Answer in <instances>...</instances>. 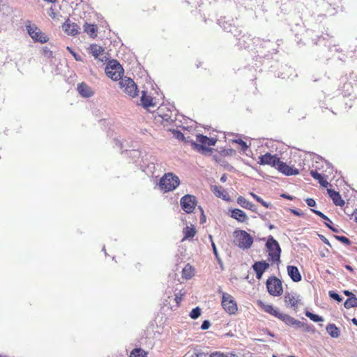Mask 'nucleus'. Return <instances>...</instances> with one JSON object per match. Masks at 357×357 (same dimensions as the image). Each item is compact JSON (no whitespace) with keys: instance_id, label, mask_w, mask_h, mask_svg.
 <instances>
[{"instance_id":"nucleus-1","label":"nucleus","mask_w":357,"mask_h":357,"mask_svg":"<svg viewBox=\"0 0 357 357\" xmlns=\"http://www.w3.org/2000/svg\"><path fill=\"white\" fill-rule=\"evenodd\" d=\"M257 305L260 307L265 312L278 318L288 326H294L296 328H302L305 326L304 323L294 319L287 314L280 312L272 305L265 304L261 301H258Z\"/></svg>"},{"instance_id":"nucleus-2","label":"nucleus","mask_w":357,"mask_h":357,"mask_svg":"<svg viewBox=\"0 0 357 357\" xmlns=\"http://www.w3.org/2000/svg\"><path fill=\"white\" fill-rule=\"evenodd\" d=\"M266 248L268 254V261L271 264L280 263L281 248L278 242L270 236L266 243Z\"/></svg>"},{"instance_id":"nucleus-3","label":"nucleus","mask_w":357,"mask_h":357,"mask_svg":"<svg viewBox=\"0 0 357 357\" xmlns=\"http://www.w3.org/2000/svg\"><path fill=\"white\" fill-rule=\"evenodd\" d=\"M197 141L198 143L192 142L191 144L192 148L202 154H206L208 152H211L212 149L210 148V146H214L216 143V139L209 138L201 134L197 135Z\"/></svg>"},{"instance_id":"nucleus-4","label":"nucleus","mask_w":357,"mask_h":357,"mask_svg":"<svg viewBox=\"0 0 357 357\" xmlns=\"http://www.w3.org/2000/svg\"><path fill=\"white\" fill-rule=\"evenodd\" d=\"M179 178L173 173L165 174L159 181L160 188L165 192L173 191L179 185Z\"/></svg>"},{"instance_id":"nucleus-5","label":"nucleus","mask_w":357,"mask_h":357,"mask_svg":"<svg viewBox=\"0 0 357 357\" xmlns=\"http://www.w3.org/2000/svg\"><path fill=\"white\" fill-rule=\"evenodd\" d=\"M234 237V244L242 250L249 249L253 243L252 236L244 230H236Z\"/></svg>"},{"instance_id":"nucleus-6","label":"nucleus","mask_w":357,"mask_h":357,"mask_svg":"<svg viewBox=\"0 0 357 357\" xmlns=\"http://www.w3.org/2000/svg\"><path fill=\"white\" fill-rule=\"evenodd\" d=\"M221 305L229 314L234 315L238 312V304L234 296L229 294L225 292L222 294Z\"/></svg>"},{"instance_id":"nucleus-7","label":"nucleus","mask_w":357,"mask_h":357,"mask_svg":"<svg viewBox=\"0 0 357 357\" xmlns=\"http://www.w3.org/2000/svg\"><path fill=\"white\" fill-rule=\"evenodd\" d=\"M268 292L273 296H279L283 293V288L281 280L275 277H270L266 280Z\"/></svg>"},{"instance_id":"nucleus-8","label":"nucleus","mask_w":357,"mask_h":357,"mask_svg":"<svg viewBox=\"0 0 357 357\" xmlns=\"http://www.w3.org/2000/svg\"><path fill=\"white\" fill-rule=\"evenodd\" d=\"M105 73L112 79L116 81L121 79L123 70L121 66L116 61H111L105 68Z\"/></svg>"},{"instance_id":"nucleus-9","label":"nucleus","mask_w":357,"mask_h":357,"mask_svg":"<svg viewBox=\"0 0 357 357\" xmlns=\"http://www.w3.org/2000/svg\"><path fill=\"white\" fill-rule=\"evenodd\" d=\"M123 92L130 97H135L138 95V89L135 82L130 78L121 79L119 83Z\"/></svg>"},{"instance_id":"nucleus-10","label":"nucleus","mask_w":357,"mask_h":357,"mask_svg":"<svg viewBox=\"0 0 357 357\" xmlns=\"http://www.w3.org/2000/svg\"><path fill=\"white\" fill-rule=\"evenodd\" d=\"M26 27L28 33L35 42L45 43L48 41L49 38L36 25L29 24Z\"/></svg>"},{"instance_id":"nucleus-11","label":"nucleus","mask_w":357,"mask_h":357,"mask_svg":"<svg viewBox=\"0 0 357 357\" xmlns=\"http://www.w3.org/2000/svg\"><path fill=\"white\" fill-rule=\"evenodd\" d=\"M181 208L186 213H191L195 209L197 204V200L195 196L192 195H185L180 200Z\"/></svg>"},{"instance_id":"nucleus-12","label":"nucleus","mask_w":357,"mask_h":357,"mask_svg":"<svg viewBox=\"0 0 357 357\" xmlns=\"http://www.w3.org/2000/svg\"><path fill=\"white\" fill-rule=\"evenodd\" d=\"M280 158L276 154L272 155L270 153H266L264 155L259 156L257 162L260 165H270L275 168Z\"/></svg>"},{"instance_id":"nucleus-13","label":"nucleus","mask_w":357,"mask_h":357,"mask_svg":"<svg viewBox=\"0 0 357 357\" xmlns=\"http://www.w3.org/2000/svg\"><path fill=\"white\" fill-rule=\"evenodd\" d=\"M280 172L286 176L297 175L299 174L298 169L288 165L286 162L279 160L276 167Z\"/></svg>"},{"instance_id":"nucleus-14","label":"nucleus","mask_w":357,"mask_h":357,"mask_svg":"<svg viewBox=\"0 0 357 357\" xmlns=\"http://www.w3.org/2000/svg\"><path fill=\"white\" fill-rule=\"evenodd\" d=\"M270 264L265 261H256L252 265V268L256 273V278L260 280L263 273L269 268Z\"/></svg>"},{"instance_id":"nucleus-15","label":"nucleus","mask_w":357,"mask_h":357,"mask_svg":"<svg viewBox=\"0 0 357 357\" xmlns=\"http://www.w3.org/2000/svg\"><path fill=\"white\" fill-rule=\"evenodd\" d=\"M62 29L64 31L65 33H66L68 35L70 36H76L79 33V26L75 23H71L69 20L66 21L63 25Z\"/></svg>"},{"instance_id":"nucleus-16","label":"nucleus","mask_w":357,"mask_h":357,"mask_svg":"<svg viewBox=\"0 0 357 357\" xmlns=\"http://www.w3.org/2000/svg\"><path fill=\"white\" fill-rule=\"evenodd\" d=\"M284 303L287 307H290L296 310L298 308L300 300L296 295L286 293L284 295Z\"/></svg>"},{"instance_id":"nucleus-17","label":"nucleus","mask_w":357,"mask_h":357,"mask_svg":"<svg viewBox=\"0 0 357 357\" xmlns=\"http://www.w3.org/2000/svg\"><path fill=\"white\" fill-rule=\"evenodd\" d=\"M287 270L288 275L294 282H298L301 281L302 276L298 268L296 266L291 265L287 266Z\"/></svg>"},{"instance_id":"nucleus-18","label":"nucleus","mask_w":357,"mask_h":357,"mask_svg":"<svg viewBox=\"0 0 357 357\" xmlns=\"http://www.w3.org/2000/svg\"><path fill=\"white\" fill-rule=\"evenodd\" d=\"M195 268L190 264H187L182 270L181 277L185 280L192 279L195 275Z\"/></svg>"},{"instance_id":"nucleus-19","label":"nucleus","mask_w":357,"mask_h":357,"mask_svg":"<svg viewBox=\"0 0 357 357\" xmlns=\"http://www.w3.org/2000/svg\"><path fill=\"white\" fill-rule=\"evenodd\" d=\"M327 191L335 205L339 206H343L344 205L345 202L342 199L341 195L338 192L332 189H328Z\"/></svg>"},{"instance_id":"nucleus-20","label":"nucleus","mask_w":357,"mask_h":357,"mask_svg":"<svg viewBox=\"0 0 357 357\" xmlns=\"http://www.w3.org/2000/svg\"><path fill=\"white\" fill-rule=\"evenodd\" d=\"M77 91L82 97L89 98L93 95V91L91 87L84 82L78 84Z\"/></svg>"},{"instance_id":"nucleus-21","label":"nucleus","mask_w":357,"mask_h":357,"mask_svg":"<svg viewBox=\"0 0 357 357\" xmlns=\"http://www.w3.org/2000/svg\"><path fill=\"white\" fill-rule=\"evenodd\" d=\"M197 234V230L194 225H187L183 229V237L181 241H185L188 239H192Z\"/></svg>"},{"instance_id":"nucleus-22","label":"nucleus","mask_w":357,"mask_h":357,"mask_svg":"<svg viewBox=\"0 0 357 357\" xmlns=\"http://www.w3.org/2000/svg\"><path fill=\"white\" fill-rule=\"evenodd\" d=\"M231 217L241 222H244L248 220V216L246 213L243 211L238 208L232 210Z\"/></svg>"},{"instance_id":"nucleus-23","label":"nucleus","mask_w":357,"mask_h":357,"mask_svg":"<svg viewBox=\"0 0 357 357\" xmlns=\"http://www.w3.org/2000/svg\"><path fill=\"white\" fill-rule=\"evenodd\" d=\"M238 205L241 207L245 208L246 209H249L252 211H255L256 207L255 205L247 200L245 197L242 196H239L236 200Z\"/></svg>"},{"instance_id":"nucleus-24","label":"nucleus","mask_w":357,"mask_h":357,"mask_svg":"<svg viewBox=\"0 0 357 357\" xmlns=\"http://www.w3.org/2000/svg\"><path fill=\"white\" fill-rule=\"evenodd\" d=\"M141 102L144 107L149 108L150 107H153L155 104L153 103V98L148 95L146 92L142 91V94L141 96Z\"/></svg>"},{"instance_id":"nucleus-25","label":"nucleus","mask_w":357,"mask_h":357,"mask_svg":"<svg viewBox=\"0 0 357 357\" xmlns=\"http://www.w3.org/2000/svg\"><path fill=\"white\" fill-rule=\"evenodd\" d=\"M84 31L93 38L97 36L98 27L96 24L85 23L84 25Z\"/></svg>"},{"instance_id":"nucleus-26","label":"nucleus","mask_w":357,"mask_h":357,"mask_svg":"<svg viewBox=\"0 0 357 357\" xmlns=\"http://www.w3.org/2000/svg\"><path fill=\"white\" fill-rule=\"evenodd\" d=\"M310 175L314 179L317 180L321 185L327 187L328 185V182L326 181V179L321 175V174L317 172V170L312 169L310 171Z\"/></svg>"},{"instance_id":"nucleus-27","label":"nucleus","mask_w":357,"mask_h":357,"mask_svg":"<svg viewBox=\"0 0 357 357\" xmlns=\"http://www.w3.org/2000/svg\"><path fill=\"white\" fill-rule=\"evenodd\" d=\"M326 329L332 337H338L340 336V330L335 324H330L327 325Z\"/></svg>"},{"instance_id":"nucleus-28","label":"nucleus","mask_w":357,"mask_h":357,"mask_svg":"<svg viewBox=\"0 0 357 357\" xmlns=\"http://www.w3.org/2000/svg\"><path fill=\"white\" fill-rule=\"evenodd\" d=\"M90 51L95 58H98L103 53L104 50L101 46L93 44L90 46Z\"/></svg>"},{"instance_id":"nucleus-29","label":"nucleus","mask_w":357,"mask_h":357,"mask_svg":"<svg viewBox=\"0 0 357 357\" xmlns=\"http://www.w3.org/2000/svg\"><path fill=\"white\" fill-rule=\"evenodd\" d=\"M344 306L347 309L357 307V298L355 296V295L348 298L345 301Z\"/></svg>"},{"instance_id":"nucleus-30","label":"nucleus","mask_w":357,"mask_h":357,"mask_svg":"<svg viewBox=\"0 0 357 357\" xmlns=\"http://www.w3.org/2000/svg\"><path fill=\"white\" fill-rule=\"evenodd\" d=\"M147 354L142 349L135 348L130 352L129 357H147Z\"/></svg>"},{"instance_id":"nucleus-31","label":"nucleus","mask_w":357,"mask_h":357,"mask_svg":"<svg viewBox=\"0 0 357 357\" xmlns=\"http://www.w3.org/2000/svg\"><path fill=\"white\" fill-rule=\"evenodd\" d=\"M49 16L54 20H59L61 17L60 13L59 10L56 8V6H52L50 8V10L48 11Z\"/></svg>"},{"instance_id":"nucleus-32","label":"nucleus","mask_w":357,"mask_h":357,"mask_svg":"<svg viewBox=\"0 0 357 357\" xmlns=\"http://www.w3.org/2000/svg\"><path fill=\"white\" fill-rule=\"evenodd\" d=\"M305 314L306 317H307L308 318H310L312 321H313L314 322H319V321H323V318L321 317H319V315L313 314L309 311H306Z\"/></svg>"},{"instance_id":"nucleus-33","label":"nucleus","mask_w":357,"mask_h":357,"mask_svg":"<svg viewBox=\"0 0 357 357\" xmlns=\"http://www.w3.org/2000/svg\"><path fill=\"white\" fill-rule=\"evenodd\" d=\"M235 356L232 353L225 354L221 351H214L210 354V357H234Z\"/></svg>"},{"instance_id":"nucleus-34","label":"nucleus","mask_w":357,"mask_h":357,"mask_svg":"<svg viewBox=\"0 0 357 357\" xmlns=\"http://www.w3.org/2000/svg\"><path fill=\"white\" fill-rule=\"evenodd\" d=\"M250 195L259 203H260L263 206L268 208L270 206V204L264 201L259 196L255 194L254 192H250Z\"/></svg>"},{"instance_id":"nucleus-35","label":"nucleus","mask_w":357,"mask_h":357,"mask_svg":"<svg viewBox=\"0 0 357 357\" xmlns=\"http://www.w3.org/2000/svg\"><path fill=\"white\" fill-rule=\"evenodd\" d=\"M201 315V309L199 307H197L192 310L190 313V317L192 319H197Z\"/></svg>"},{"instance_id":"nucleus-36","label":"nucleus","mask_w":357,"mask_h":357,"mask_svg":"<svg viewBox=\"0 0 357 357\" xmlns=\"http://www.w3.org/2000/svg\"><path fill=\"white\" fill-rule=\"evenodd\" d=\"M212 191L218 197H223L225 198V196L223 195L224 190L222 189V187L214 185L212 188Z\"/></svg>"},{"instance_id":"nucleus-37","label":"nucleus","mask_w":357,"mask_h":357,"mask_svg":"<svg viewBox=\"0 0 357 357\" xmlns=\"http://www.w3.org/2000/svg\"><path fill=\"white\" fill-rule=\"evenodd\" d=\"M334 237L340 241V242L347 245H349L351 244V241L350 240L347 238L346 236H334Z\"/></svg>"},{"instance_id":"nucleus-38","label":"nucleus","mask_w":357,"mask_h":357,"mask_svg":"<svg viewBox=\"0 0 357 357\" xmlns=\"http://www.w3.org/2000/svg\"><path fill=\"white\" fill-rule=\"evenodd\" d=\"M311 210H312V211L314 213H315L316 215H317L318 216H319L322 219L325 220L326 221L329 222L330 223H332V221L326 215H325L323 213H321V211L315 210V209H311Z\"/></svg>"},{"instance_id":"nucleus-39","label":"nucleus","mask_w":357,"mask_h":357,"mask_svg":"<svg viewBox=\"0 0 357 357\" xmlns=\"http://www.w3.org/2000/svg\"><path fill=\"white\" fill-rule=\"evenodd\" d=\"M236 142L239 144V146H241V149L243 151H245L248 149V146L247 145L246 142H244L243 140L238 139L236 141Z\"/></svg>"},{"instance_id":"nucleus-40","label":"nucleus","mask_w":357,"mask_h":357,"mask_svg":"<svg viewBox=\"0 0 357 357\" xmlns=\"http://www.w3.org/2000/svg\"><path fill=\"white\" fill-rule=\"evenodd\" d=\"M329 296L332 298H333L334 300H335V301H337L338 302H340L342 301V298L340 297V296L338 294L334 292L333 291H329Z\"/></svg>"},{"instance_id":"nucleus-41","label":"nucleus","mask_w":357,"mask_h":357,"mask_svg":"<svg viewBox=\"0 0 357 357\" xmlns=\"http://www.w3.org/2000/svg\"><path fill=\"white\" fill-rule=\"evenodd\" d=\"M185 294V292H183V293L180 292L179 294H177L175 295V301L177 304H179L181 303Z\"/></svg>"},{"instance_id":"nucleus-42","label":"nucleus","mask_w":357,"mask_h":357,"mask_svg":"<svg viewBox=\"0 0 357 357\" xmlns=\"http://www.w3.org/2000/svg\"><path fill=\"white\" fill-rule=\"evenodd\" d=\"M305 202H306L307 206H309L310 207H313L316 205V202H315L314 199L312 198H307V199H306Z\"/></svg>"},{"instance_id":"nucleus-43","label":"nucleus","mask_w":357,"mask_h":357,"mask_svg":"<svg viewBox=\"0 0 357 357\" xmlns=\"http://www.w3.org/2000/svg\"><path fill=\"white\" fill-rule=\"evenodd\" d=\"M325 225L326 227H328L330 229H331L334 232H339L338 229H336L335 227H334L332 225H333V222L332 223H330L328 221H326L325 222Z\"/></svg>"},{"instance_id":"nucleus-44","label":"nucleus","mask_w":357,"mask_h":357,"mask_svg":"<svg viewBox=\"0 0 357 357\" xmlns=\"http://www.w3.org/2000/svg\"><path fill=\"white\" fill-rule=\"evenodd\" d=\"M210 326H211V323L208 320H205L203 321V323L201 326V328L202 330H206L210 327Z\"/></svg>"},{"instance_id":"nucleus-45","label":"nucleus","mask_w":357,"mask_h":357,"mask_svg":"<svg viewBox=\"0 0 357 357\" xmlns=\"http://www.w3.org/2000/svg\"><path fill=\"white\" fill-rule=\"evenodd\" d=\"M351 218L354 219L357 222V209H354L351 213Z\"/></svg>"},{"instance_id":"nucleus-46","label":"nucleus","mask_w":357,"mask_h":357,"mask_svg":"<svg viewBox=\"0 0 357 357\" xmlns=\"http://www.w3.org/2000/svg\"><path fill=\"white\" fill-rule=\"evenodd\" d=\"M212 247H213V253L217 257L218 256L217 248H216L215 243L213 241H212Z\"/></svg>"},{"instance_id":"nucleus-47","label":"nucleus","mask_w":357,"mask_h":357,"mask_svg":"<svg viewBox=\"0 0 357 357\" xmlns=\"http://www.w3.org/2000/svg\"><path fill=\"white\" fill-rule=\"evenodd\" d=\"M344 294L346 296H349V297H351V296H353L354 295L352 292H351V291H348V290H345V291H344Z\"/></svg>"},{"instance_id":"nucleus-48","label":"nucleus","mask_w":357,"mask_h":357,"mask_svg":"<svg viewBox=\"0 0 357 357\" xmlns=\"http://www.w3.org/2000/svg\"><path fill=\"white\" fill-rule=\"evenodd\" d=\"M291 211L292 213H294L296 215H298V216L302 215V213H300V212H298V211H296L294 209H291Z\"/></svg>"},{"instance_id":"nucleus-49","label":"nucleus","mask_w":357,"mask_h":357,"mask_svg":"<svg viewBox=\"0 0 357 357\" xmlns=\"http://www.w3.org/2000/svg\"><path fill=\"white\" fill-rule=\"evenodd\" d=\"M344 212L347 215L351 216L350 211H349V206L347 205L344 208Z\"/></svg>"},{"instance_id":"nucleus-50","label":"nucleus","mask_w":357,"mask_h":357,"mask_svg":"<svg viewBox=\"0 0 357 357\" xmlns=\"http://www.w3.org/2000/svg\"><path fill=\"white\" fill-rule=\"evenodd\" d=\"M227 181V176L226 174H223L220 178L221 182H225Z\"/></svg>"},{"instance_id":"nucleus-51","label":"nucleus","mask_w":357,"mask_h":357,"mask_svg":"<svg viewBox=\"0 0 357 357\" xmlns=\"http://www.w3.org/2000/svg\"><path fill=\"white\" fill-rule=\"evenodd\" d=\"M321 240L323 242L327 245H330L329 241L327 238H326L324 236H322Z\"/></svg>"},{"instance_id":"nucleus-52","label":"nucleus","mask_w":357,"mask_h":357,"mask_svg":"<svg viewBox=\"0 0 357 357\" xmlns=\"http://www.w3.org/2000/svg\"><path fill=\"white\" fill-rule=\"evenodd\" d=\"M347 270H349L351 272H354V268L349 266V265H345L344 266Z\"/></svg>"},{"instance_id":"nucleus-53","label":"nucleus","mask_w":357,"mask_h":357,"mask_svg":"<svg viewBox=\"0 0 357 357\" xmlns=\"http://www.w3.org/2000/svg\"><path fill=\"white\" fill-rule=\"evenodd\" d=\"M176 137H177V138H183L184 136H183V133H181V132H178Z\"/></svg>"},{"instance_id":"nucleus-54","label":"nucleus","mask_w":357,"mask_h":357,"mask_svg":"<svg viewBox=\"0 0 357 357\" xmlns=\"http://www.w3.org/2000/svg\"><path fill=\"white\" fill-rule=\"evenodd\" d=\"M351 321L353 322L354 324H355L356 326H357V319L356 318H353L351 319Z\"/></svg>"},{"instance_id":"nucleus-55","label":"nucleus","mask_w":357,"mask_h":357,"mask_svg":"<svg viewBox=\"0 0 357 357\" xmlns=\"http://www.w3.org/2000/svg\"><path fill=\"white\" fill-rule=\"evenodd\" d=\"M0 357H7L6 356H2V355H0Z\"/></svg>"},{"instance_id":"nucleus-56","label":"nucleus","mask_w":357,"mask_h":357,"mask_svg":"<svg viewBox=\"0 0 357 357\" xmlns=\"http://www.w3.org/2000/svg\"><path fill=\"white\" fill-rule=\"evenodd\" d=\"M209 238H211V240L212 241V236H209Z\"/></svg>"},{"instance_id":"nucleus-57","label":"nucleus","mask_w":357,"mask_h":357,"mask_svg":"<svg viewBox=\"0 0 357 357\" xmlns=\"http://www.w3.org/2000/svg\"><path fill=\"white\" fill-rule=\"evenodd\" d=\"M273 357H277V356H273Z\"/></svg>"}]
</instances>
